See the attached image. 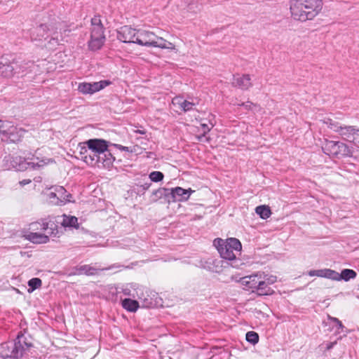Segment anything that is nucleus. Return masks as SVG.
<instances>
[{
    "mask_svg": "<svg viewBox=\"0 0 359 359\" xmlns=\"http://www.w3.org/2000/svg\"><path fill=\"white\" fill-rule=\"evenodd\" d=\"M324 278L339 281V273L330 269H325Z\"/></svg>",
    "mask_w": 359,
    "mask_h": 359,
    "instance_id": "nucleus-37",
    "label": "nucleus"
},
{
    "mask_svg": "<svg viewBox=\"0 0 359 359\" xmlns=\"http://www.w3.org/2000/svg\"><path fill=\"white\" fill-rule=\"evenodd\" d=\"M27 239L33 243L43 244L49 241V236L40 232H29Z\"/></svg>",
    "mask_w": 359,
    "mask_h": 359,
    "instance_id": "nucleus-22",
    "label": "nucleus"
},
{
    "mask_svg": "<svg viewBox=\"0 0 359 359\" xmlns=\"http://www.w3.org/2000/svg\"><path fill=\"white\" fill-rule=\"evenodd\" d=\"M262 277L264 278V280L266 283L268 285L271 287V285L274 284L277 278L275 276H269L267 274H265L264 272H261Z\"/></svg>",
    "mask_w": 359,
    "mask_h": 359,
    "instance_id": "nucleus-42",
    "label": "nucleus"
},
{
    "mask_svg": "<svg viewBox=\"0 0 359 359\" xmlns=\"http://www.w3.org/2000/svg\"><path fill=\"white\" fill-rule=\"evenodd\" d=\"M135 43L147 47L170 50L175 49V46L172 43L166 41L162 37L157 36L151 32L144 29H138Z\"/></svg>",
    "mask_w": 359,
    "mask_h": 359,
    "instance_id": "nucleus-7",
    "label": "nucleus"
},
{
    "mask_svg": "<svg viewBox=\"0 0 359 359\" xmlns=\"http://www.w3.org/2000/svg\"><path fill=\"white\" fill-rule=\"evenodd\" d=\"M151 185V182L147 180L142 184H136L137 193L140 195L144 194L147 190H148Z\"/></svg>",
    "mask_w": 359,
    "mask_h": 359,
    "instance_id": "nucleus-38",
    "label": "nucleus"
},
{
    "mask_svg": "<svg viewBox=\"0 0 359 359\" xmlns=\"http://www.w3.org/2000/svg\"><path fill=\"white\" fill-rule=\"evenodd\" d=\"M188 8H189V10H191V8H192V4H189V6H188Z\"/></svg>",
    "mask_w": 359,
    "mask_h": 359,
    "instance_id": "nucleus-50",
    "label": "nucleus"
},
{
    "mask_svg": "<svg viewBox=\"0 0 359 359\" xmlns=\"http://www.w3.org/2000/svg\"><path fill=\"white\" fill-rule=\"evenodd\" d=\"M236 105L239 106V107H242V102L241 103H237Z\"/></svg>",
    "mask_w": 359,
    "mask_h": 359,
    "instance_id": "nucleus-51",
    "label": "nucleus"
},
{
    "mask_svg": "<svg viewBox=\"0 0 359 359\" xmlns=\"http://www.w3.org/2000/svg\"><path fill=\"white\" fill-rule=\"evenodd\" d=\"M116 291L117 294L122 293L125 296L143 300L144 306L149 307L151 305V302L144 297V287L138 283H130L118 285Z\"/></svg>",
    "mask_w": 359,
    "mask_h": 359,
    "instance_id": "nucleus-10",
    "label": "nucleus"
},
{
    "mask_svg": "<svg viewBox=\"0 0 359 359\" xmlns=\"http://www.w3.org/2000/svg\"><path fill=\"white\" fill-rule=\"evenodd\" d=\"M79 157L82 161H83L86 163L91 166H95L94 160L92 157L90 150L88 145H86V142L83 143H80L79 144Z\"/></svg>",
    "mask_w": 359,
    "mask_h": 359,
    "instance_id": "nucleus-21",
    "label": "nucleus"
},
{
    "mask_svg": "<svg viewBox=\"0 0 359 359\" xmlns=\"http://www.w3.org/2000/svg\"><path fill=\"white\" fill-rule=\"evenodd\" d=\"M173 102H175V103L178 104L180 109L184 112L193 110L194 107L196 105V104L193 102H189L178 97H176Z\"/></svg>",
    "mask_w": 359,
    "mask_h": 359,
    "instance_id": "nucleus-30",
    "label": "nucleus"
},
{
    "mask_svg": "<svg viewBox=\"0 0 359 359\" xmlns=\"http://www.w3.org/2000/svg\"><path fill=\"white\" fill-rule=\"evenodd\" d=\"M62 225L65 227H74L79 228V223L77 217L74 216H64L62 222Z\"/></svg>",
    "mask_w": 359,
    "mask_h": 359,
    "instance_id": "nucleus-33",
    "label": "nucleus"
},
{
    "mask_svg": "<svg viewBox=\"0 0 359 359\" xmlns=\"http://www.w3.org/2000/svg\"><path fill=\"white\" fill-rule=\"evenodd\" d=\"M127 266H125L124 265L120 264H115L109 266V267L106 268V270H111L114 269H118L119 270H121L122 269H126Z\"/></svg>",
    "mask_w": 359,
    "mask_h": 359,
    "instance_id": "nucleus-46",
    "label": "nucleus"
},
{
    "mask_svg": "<svg viewBox=\"0 0 359 359\" xmlns=\"http://www.w3.org/2000/svg\"><path fill=\"white\" fill-rule=\"evenodd\" d=\"M7 123L0 120V135H3V130L6 128Z\"/></svg>",
    "mask_w": 359,
    "mask_h": 359,
    "instance_id": "nucleus-48",
    "label": "nucleus"
},
{
    "mask_svg": "<svg viewBox=\"0 0 359 359\" xmlns=\"http://www.w3.org/2000/svg\"><path fill=\"white\" fill-rule=\"evenodd\" d=\"M327 320L330 324L332 325L330 327V330L336 329L334 332V335H339L341 333H343V336H339L337 338V340L341 339L342 337H346L347 334L349 332V330L342 324L341 321L339 320L336 317H332L330 315H327Z\"/></svg>",
    "mask_w": 359,
    "mask_h": 359,
    "instance_id": "nucleus-18",
    "label": "nucleus"
},
{
    "mask_svg": "<svg viewBox=\"0 0 359 359\" xmlns=\"http://www.w3.org/2000/svg\"><path fill=\"white\" fill-rule=\"evenodd\" d=\"M30 232H46L54 237H60V231L57 224L50 218L41 219L29 224Z\"/></svg>",
    "mask_w": 359,
    "mask_h": 359,
    "instance_id": "nucleus-11",
    "label": "nucleus"
},
{
    "mask_svg": "<svg viewBox=\"0 0 359 359\" xmlns=\"http://www.w3.org/2000/svg\"><path fill=\"white\" fill-rule=\"evenodd\" d=\"M322 149L326 155L338 158L351 156L353 154L352 147L340 141L325 140Z\"/></svg>",
    "mask_w": 359,
    "mask_h": 359,
    "instance_id": "nucleus-9",
    "label": "nucleus"
},
{
    "mask_svg": "<svg viewBox=\"0 0 359 359\" xmlns=\"http://www.w3.org/2000/svg\"><path fill=\"white\" fill-rule=\"evenodd\" d=\"M213 243L220 257L229 261L232 267L238 268L243 264L238 257L242 250V245L238 239L229 238L224 241L222 238H215Z\"/></svg>",
    "mask_w": 359,
    "mask_h": 359,
    "instance_id": "nucleus-2",
    "label": "nucleus"
},
{
    "mask_svg": "<svg viewBox=\"0 0 359 359\" xmlns=\"http://www.w3.org/2000/svg\"><path fill=\"white\" fill-rule=\"evenodd\" d=\"M255 293L258 296L271 295L274 293V290L271 287L266 284L264 278L261 277Z\"/></svg>",
    "mask_w": 359,
    "mask_h": 359,
    "instance_id": "nucleus-23",
    "label": "nucleus"
},
{
    "mask_svg": "<svg viewBox=\"0 0 359 359\" xmlns=\"http://www.w3.org/2000/svg\"><path fill=\"white\" fill-rule=\"evenodd\" d=\"M215 116L212 114H210L208 116L209 120V124H207L206 123L201 122L200 123V126L201 128V130L203 131V134L201 136H198V139L199 140H201L202 137H205L207 133H208L210 130L215 126V122L214 121Z\"/></svg>",
    "mask_w": 359,
    "mask_h": 359,
    "instance_id": "nucleus-29",
    "label": "nucleus"
},
{
    "mask_svg": "<svg viewBox=\"0 0 359 359\" xmlns=\"http://www.w3.org/2000/svg\"><path fill=\"white\" fill-rule=\"evenodd\" d=\"M111 84L109 80H102L97 82H82L78 86V90L83 95H93Z\"/></svg>",
    "mask_w": 359,
    "mask_h": 359,
    "instance_id": "nucleus-12",
    "label": "nucleus"
},
{
    "mask_svg": "<svg viewBox=\"0 0 359 359\" xmlns=\"http://www.w3.org/2000/svg\"><path fill=\"white\" fill-rule=\"evenodd\" d=\"M89 146L95 165L98 168H109L112 166L115 158L108 149L109 142L102 139H90L86 142Z\"/></svg>",
    "mask_w": 359,
    "mask_h": 359,
    "instance_id": "nucleus-4",
    "label": "nucleus"
},
{
    "mask_svg": "<svg viewBox=\"0 0 359 359\" xmlns=\"http://www.w3.org/2000/svg\"><path fill=\"white\" fill-rule=\"evenodd\" d=\"M91 25L90 39L88 43L89 49L95 51L100 50L104 43V27L99 16H94L91 19Z\"/></svg>",
    "mask_w": 359,
    "mask_h": 359,
    "instance_id": "nucleus-8",
    "label": "nucleus"
},
{
    "mask_svg": "<svg viewBox=\"0 0 359 359\" xmlns=\"http://www.w3.org/2000/svg\"><path fill=\"white\" fill-rule=\"evenodd\" d=\"M245 339L248 342L252 345H255L259 342V334L254 331H249L245 334Z\"/></svg>",
    "mask_w": 359,
    "mask_h": 359,
    "instance_id": "nucleus-36",
    "label": "nucleus"
},
{
    "mask_svg": "<svg viewBox=\"0 0 359 359\" xmlns=\"http://www.w3.org/2000/svg\"><path fill=\"white\" fill-rule=\"evenodd\" d=\"M114 147L119 149L120 151H127L130 153H132L133 151L131 147H125L121 144H115Z\"/></svg>",
    "mask_w": 359,
    "mask_h": 359,
    "instance_id": "nucleus-45",
    "label": "nucleus"
},
{
    "mask_svg": "<svg viewBox=\"0 0 359 359\" xmlns=\"http://www.w3.org/2000/svg\"><path fill=\"white\" fill-rule=\"evenodd\" d=\"M25 157L7 156L4 158L5 166L7 169L13 168L18 171L27 169L38 170L47 165L51 160L47 158H39L35 154H25Z\"/></svg>",
    "mask_w": 359,
    "mask_h": 359,
    "instance_id": "nucleus-3",
    "label": "nucleus"
},
{
    "mask_svg": "<svg viewBox=\"0 0 359 359\" xmlns=\"http://www.w3.org/2000/svg\"><path fill=\"white\" fill-rule=\"evenodd\" d=\"M164 198L168 202L169 199V189L159 188L152 191L151 195V201L156 202L158 200Z\"/></svg>",
    "mask_w": 359,
    "mask_h": 359,
    "instance_id": "nucleus-24",
    "label": "nucleus"
},
{
    "mask_svg": "<svg viewBox=\"0 0 359 359\" xmlns=\"http://www.w3.org/2000/svg\"><path fill=\"white\" fill-rule=\"evenodd\" d=\"M34 28L30 34L32 41L48 40V43L57 45L59 43L57 30L60 23L55 18L47 17V20Z\"/></svg>",
    "mask_w": 359,
    "mask_h": 359,
    "instance_id": "nucleus-5",
    "label": "nucleus"
},
{
    "mask_svg": "<svg viewBox=\"0 0 359 359\" xmlns=\"http://www.w3.org/2000/svg\"><path fill=\"white\" fill-rule=\"evenodd\" d=\"M197 266L211 272L219 273L220 271L219 262L212 258L201 259L199 260Z\"/></svg>",
    "mask_w": 359,
    "mask_h": 359,
    "instance_id": "nucleus-20",
    "label": "nucleus"
},
{
    "mask_svg": "<svg viewBox=\"0 0 359 359\" xmlns=\"http://www.w3.org/2000/svg\"><path fill=\"white\" fill-rule=\"evenodd\" d=\"M138 29L130 26L121 27L117 32V39L123 43H135L137 37Z\"/></svg>",
    "mask_w": 359,
    "mask_h": 359,
    "instance_id": "nucleus-15",
    "label": "nucleus"
},
{
    "mask_svg": "<svg viewBox=\"0 0 359 359\" xmlns=\"http://www.w3.org/2000/svg\"><path fill=\"white\" fill-rule=\"evenodd\" d=\"M79 266H75L72 271L69 273V276H81V273H77L79 272Z\"/></svg>",
    "mask_w": 359,
    "mask_h": 359,
    "instance_id": "nucleus-47",
    "label": "nucleus"
},
{
    "mask_svg": "<svg viewBox=\"0 0 359 359\" xmlns=\"http://www.w3.org/2000/svg\"><path fill=\"white\" fill-rule=\"evenodd\" d=\"M322 0H290L291 17L302 22L312 20L323 8Z\"/></svg>",
    "mask_w": 359,
    "mask_h": 359,
    "instance_id": "nucleus-1",
    "label": "nucleus"
},
{
    "mask_svg": "<svg viewBox=\"0 0 359 359\" xmlns=\"http://www.w3.org/2000/svg\"><path fill=\"white\" fill-rule=\"evenodd\" d=\"M32 346L25 340L22 334H18L13 341L4 342L0 346V358L18 359Z\"/></svg>",
    "mask_w": 359,
    "mask_h": 359,
    "instance_id": "nucleus-6",
    "label": "nucleus"
},
{
    "mask_svg": "<svg viewBox=\"0 0 359 359\" xmlns=\"http://www.w3.org/2000/svg\"><path fill=\"white\" fill-rule=\"evenodd\" d=\"M338 135H340L343 140L357 144L359 129L356 128L355 126L343 124Z\"/></svg>",
    "mask_w": 359,
    "mask_h": 359,
    "instance_id": "nucleus-16",
    "label": "nucleus"
},
{
    "mask_svg": "<svg viewBox=\"0 0 359 359\" xmlns=\"http://www.w3.org/2000/svg\"><path fill=\"white\" fill-rule=\"evenodd\" d=\"M337 344V340L332 342H327L320 345V348L323 349V351H330Z\"/></svg>",
    "mask_w": 359,
    "mask_h": 359,
    "instance_id": "nucleus-44",
    "label": "nucleus"
},
{
    "mask_svg": "<svg viewBox=\"0 0 359 359\" xmlns=\"http://www.w3.org/2000/svg\"><path fill=\"white\" fill-rule=\"evenodd\" d=\"M255 212L263 219H268L271 215L269 207L264 205L257 206L255 208Z\"/></svg>",
    "mask_w": 359,
    "mask_h": 359,
    "instance_id": "nucleus-34",
    "label": "nucleus"
},
{
    "mask_svg": "<svg viewBox=\"0 0 359 359\" xmlns=\"http://www.w3.org/2000/svg\"><path fill=\"white\" fill-rule=\"evenodd\" d=\"M47 195L50 203L53 205H60V201L57 199V193L53 188L50 189Z\"/></svg>",
    "mask_w": 359,
    "mask_h": 359,
    "instance_id": "nucleus-41",
    "label": "nucleus"
},
{
    "mask_svg": "<svg viewBox=\"0 0 359 359\" xmlns=\"http://www.w3.org/2000/svg\"><path fill=\"white\" fill-rule=\"evenodd\" d=\"M193 191L191 188L185 189L180 187L169 189L168 203L186 201L189 198Z\"/></svg>",
    "mask_w": 359,
    "mask_h": 359,
    "instance_id": "nucleus-14",
    "label": "nucleus"
},
{
    "mask_svg": "<svg viewBox=\"0 0 359 359\" xmlns=\"http://www.w3.org/2000/svg\"><path fill=\"white\" fill-rule=\"evenodd\" d=\"M242 107H243L245 109H247L248 111H253L255 112H257L261 109V107L259 105L254 104L253 102H252L250 101L242 102Z\"/></svg>",
    "mask_w": 359,
    "mask_h": 359,
    "instance_id": "nucleus-40",
    "label": "nucleus"
},
{
    "mask_svg": "<svg viewBox=\"0 0 359 359\" xmlns=\"http://www.w3.org/2000/svg\"><path fill=\"white\" fill-rule=\"evenodd\" d=\"M57 193V199L60 201V205L65 204L69 201L68 197L71 196L70 194H67L66 189L63 187H55L53 188Z\"/></svg>",
    "mask_w": 359,
    "mask_h": 359,
    "instance_id": "nucleus-27",
    "label": "nucleus"
},
{
    "mask_svg": "<svg viewBox=\"0 0 359 359\" xmlns=\"http://www.w3.org/2000/svg\"><path fill=\"white\" fill-rule=\"evenodd\" d=\"M14 63L4 64L0 65V74L4 77H10L17 73Z\"/></svg>",
    "mask_w": 359,
    "mask_h": 359,
    "instance_id": "nucleus-28",
    "label": "nucleus"
},
{
    "mask_svg": "<svg viewBox=\"0 0 359 359\" xmlns=\"http://www.w3.org/2000/svg\"><path fill=\"white\" fill-rule=\"evenodd\" d=\"M262 277L261 272H257L241 278L240 282L246 290L255 293Z\"/></svg>",
    "mask_w": 359,
    "mask_h": 359,
    "instance_id": "nucleus-17",
    "label": "nucleus"
},
{
    "mask_svg": "<svg viewBox=\"0 0 359 359\" xmlns=\"http://www.w3.org/2000/svg\"><path fill=\"white\" fill-rule=\"evenodd\" d=\"M323 124H325L329 129L332 130L333 132L339 134V130H341L343 124L337 121L334 119L330 118H325L323 120Z\"/></svg>",
    "mask_w": 359,
    "mask_h": 359,
    "instance_id": "nucleus-26",
    "label": "nucleus"
},
{
    "mask_svg": "<svg viewBox=\"0 0 359 359\" xmlns=\"http://www.w3.org/2000/svg\"><path fill=\"white\" fill-rule=\"evenodd\" d=\"M325 269H318V270H310L308 271V275L309 276H318L324 278Z\"/></svg>",
    "mask_w": 359,
    "mask_h": 359,
    "instance_id": "nucleus-43",
    "label": "nucleus"
},
{
    "mask_svg": "<svg viewBox=\"0 0 359 359\" xmlns=\"http://www.w3.org/2000/svg\"><path fill=\"white\" fill-rule=\"evenodd\" d=\"M356 272L350 269H343L341 273H339V281L344 280L346 282L349 281L351 279H353L356 277Z\"/></svg>",
    "mask_w": 359,
    "mask_h": 359,
    "instance_id": "nucleus-32",
    "label": "nucleus"
},
{
    "mask_svg": "<svg viewBox=\"0 0 359 359\" xmlns=\"http://www.w3.org/2000/svg\"><path fill=\"white\" fill-rule=\"evenodd\" d=\"M42 281L39 278H32L28 281V292H32L34 290L39 288L41 286Z\"/></svg>",
    "mask_w": 359,
    "mask_h": 359,
    "instance_id": "nucleus-35",
    "label": "nucleus"
},
{
    "mask_svg": "<svg viewBox=\"0 0 359 359\" xmlns=\"http://www.w3.org/2000/svg\"><path fill=\"white\" fill-rule=\"evenodd\" d=\"M98 270V269L91 265L84 264L79 266V272L77 273H81V275L86 276H95L97 273Z\"/></svg>",
    "mask_w": 359,
    "mask_h": 359,
    "instance_id": "nucleus-31",
    "label": "nucleus"
},
{
    "mask_svg": "<svg viewBox=\"0 0 359 359\" xmlns=\"http://www.w3.org/2000/svg\"><path fill=\"white\" fill-rule=\"evenodd\" d=\"M139 133H141V134H144V132H143V131H140V130Z\"/></svg>",
    "mask_w": 359,
    "mask_h": 359,
    "instance_id": "nucleus-52",
    "label": "nucleus"
},
{
    "mask_svg": "<svg viewBox=\"0 0 359 359\" xmlns=\"http://www.w3.org/2000/svg\"><path fill=\"white\" fill-rule=\"evenodd\" d=\"M30 182H31V180H29V179H27V180H22L20 181V182H19V183H20V184L22 187H23V186H25V185H26V184H29Z\"/></svg>",
    "mask_w": 359,
    "mask_h": 359,
    "instance_id": "nucleus-49",
    "label": "nucleus"
},
{
    "mask_svg": "<svg viewBox=\"0 0 359 359\" xmlns=\"http://www.w3.org/2000/svg\"><path fill=\"white\" fill-rule=\"evenodd\" d=\"M25 132V130L8 123L6 128L3 130L2 140L10 143H17L21 140Z\"/></svg>",
    "mask_w": 359,
    "mask_h": 359,
    "instance_id": "nucleus-13",
    "label": "nucleus"
},
{
    "mask_svg": "<svg viewBox=\"0 0 359 359\" xmlns=\"http://www.w3.org/2000/svg\"><path fill=\"white\" fill-rule=\"evenodd\" d=\"M122 307L129 312H135L140 307L139 302L135 299L126 298L121 301Z\"/></svg>",
    "mask_w": 359,
    "mask_h": 359,
    "instance_id": "nucleus-25",
    "label": "nucleus"
},
{
    "mask_svg": "<svg viewBox=\"0 0 359 359\" xmlns=\"http://www.w3.org/2000/svg\"><path fill=\"white\" fill-rule=\"evenodd\" d=\"M163 177L164 175L163 172L160 171H153L150 172L148 180L149 181H150V182H158L162 181L163 180Z\"/></svg>",
    "mask_w": 359,
    "mask_h": 359,
    "instance_id": "nucleus-39",
    "label": "nucleus"
},
{
    "mask_svg": "<svg viewBox=\"0 0 359 359\" xmlns=\"http://www.w3.org/2000/svg\"><path fill=\"white\" fill-rule=\"evenodd\" d=\"M232 85L241 90H245L252 86L251 79L249 74L235 75L233 76Z\"/></svg>",
    "mask_w": 359,
    "mask_h": 359,
    "instance_id": "nucleus-19",
    "label": "nucleus"
}]
</instances>
